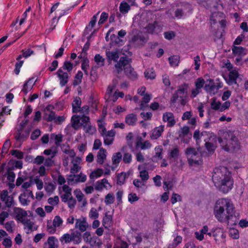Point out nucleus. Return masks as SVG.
Masks as SVG:
<instances>
[{"mask_svg":"<svg viewBox=\"0 0 248 248\" xmlns=\"http://www.w3.org/2000/svg\"><path fill=\"white\" fill-rule=\"evenodd\" d=\"M214 215L218 221L227 225H235L239 219L234 205L230 199L227 198H220L216 202Z\"/></svg>","mask_w":248,"mask_h":248,"instance_id":"nucleus-1","label":"nucleus"},{"mask_svg":"<svg viewBox=\"0 0 248 248\" xmlns=\"http://www.w3.org/2000/svg\"><path fill=\"white\" fill-rule=\"evenodd\" d=\"M215 186L223 193H227L233 187V180L230 172L224 167L216 168L212 176Z\"/></svg>","mask_w":248,"mask_h":248,"instance_id":"nucleus-2","label":"nucleus"},{"mask_svg":"<svg viewBox=\"0 0 248 248\" xmlns=\"http://www.w3.org/2000/svg\"><path fill=\"white\" fill-rule=\"evenodd\" d=\"M131 60L127 56L121 57L119 61L115 64V68L118 73H120L124 69L126 77L131 80H136L138 78V74L130 65Z\"/></svg>","mask_w":248,"mask_h":248,"instance_id":"nucleus-3","label":"nucleus"},{"mask_svg":"<svg viewBox=\"0 0 248 248\" xmlns=\"http://www.w3.org/2000/svg\"><path fill=\"white\" fill-rule=\"evenodd\" d=\"M224 139L226 140V144L223 145V141L222 138L218 139V141L223 147V149L227 151L237 152L240 149V143L231 131L227 132L223 134Z\"/></svg>","mask_w":248,"mask_h":248,"instance_id":"nucleus-4","label":"nucleus"},{"mask_svg":"<svg viewBox=\"0 0 248 248\" xmlns=\"http://www.w3.org/2000/svg\"><path fill=\"white\" fill-rule=\"evenodd\" d=\"M187 86L186 84L181 86L176 91L170 99L171 103H180L182 105H185L186 103Z\"/></svg>","mask_w":248,"mask_h":248,"instance_id":"nucleus-5","label":"nucleus"},{"mask_svg":"<svg viewBox=\"0 0 248 248\" xmlns=\"http://www.w3.org/2000/svg\"><path fill=\"white\" fill-rule=\"evenodd\" d=\"M60 241L62 243L67 244L73 242L75 245L79 244L82 241L81 232L75 231L71 234L64 233L61 237Z\"/></svg>","mask_w":248,"mask_h":248,"instance_id":"nucleus-6","label":"nucleus"},{"mask_svg":"<svg viewBox=\"0 0 248 248\" xmlns=\"http://www.w3.org/2000/svg\"><path fill=\"white\" fill-rule=\"evenodd\" d=\"M223 87V83L218 79L216 80V82L213 79L209 80V83L206 84L204 86V90L211 95L216 94L219 89Z\"/></svg>","mask_w":248,"mask_h":248,"instance_id":"nucleus-7","label":"nucleus"},{"mask_svg":"<svg viewBox=\"0 0 248 248\" xmlns=\"http://www.w3.org/2000/svg\"><path fill=\"white\" fill-rule=\"evenodd\" d=\"M186 154L187 156L188 163L190 165L199 164L201 159V156L195 148H187L186 151Z\"/></svg>","mask_w":248,"mask_h":248,"instance_id":"nucleus-8","label":"nucleus"},{"mask_svg":"<svg viewBox=\"0 0 248 248\" xmlns=\"http://www.w3.org/2000/svg\"><path fill=\"white\" fill-rule=\"evenodd\" d=\"M58 191L62 202L67 201L72 196V188L67 185L59 186Z\"/></svg>","mask_w":248,"mask_h":248,"instance_id":"nucleus-9","label":"nucleus"},{"mask_svg":"<svg viewBox=\"0 0 248 248\" xmlns=\"http://www.w3.org/2000/svg\"><path fill=\"white\" fill-rule=\"evenodd\" d=\"M31 199H34L32 192L29 189H25L23 193L19 196V200L21 204L24 206L29 204Z\"/></svg>","mask_w":248,"mask_h":248,"instance_id":"nucleus-10","label":"nucleus"},{"mask_svg":"<svg viewBox=\"0 0 248 248\" xmlns=\"http://www.w3.org/2000/svg\"><path fill=\"white\" fill-rule=\"evenodd\" d=\"M67 179L68 183L73 185L85 182L87 180V176L82 173H80L79 174L75 173L69 175Z\"/></svg>","mask_w":248,"mask_h":248,"instance_id":"nucleus-11","label":"nucleus"},{"mask_svg":"<svg viewBox=\"0 0 248 248\" xmlns=\"http://www.w3.org/2000/svg\"><path fill=\"white\" fill-rule=\"evenodd\" d=\"M29 134L30 131L29 130L23 131V129H19L14 133V138L16 142L21 144L28 139Z\"/></svg>","mask_w":248,"mask_h":248,"instance_id":"nucleus-12","label":"nucleus"},{"mask_svg":"<svg viewBox=\"0 0 248 248\" xmlns=\"http://www.w3.org/2000/svg\"><path fill=\"white\" fill-rule=\"evenodd\" d=\"M162 120L164 122L167 123V126L169 127H173L176 124L174 116L170 112H167L163 113Z\"/></svg>","mask_w":248,"mask_h":248,"instance_id":"nucleus-13","label":"nucleus"},{"mask_svg":"<svg viewBox=\"0 0 248 248\" xmlns=\"http://www.w3.org/2000/svg\"><path fill=\"white\" fill-rule=\"evenodd\" d=\"M89 227L86 218L83 217L81 218L76 219L75 228L78 229L80 232H85Z\"/></svg>","mask_w":248,"mask_h":248,"instance_id":"nucleus-14","label":"nucleus"},{"mask_svg":"<svg viewBox=\"0 0 248 248\" xmlns=\"http://www.w3.org/2000/svg\"><path fill=\"white\" fill-rule=\"evenodd\" d=\"M0 199L4 202L5 205L8 207H10L14 204L13 197L12 196H8L7 190L2 191L0 194Z\"/></svg>","mask_w":248,"mask_h":248,"instance_id":"nucleus-15","label":"nucleus"},{"mask_svg":"<svg viewBox=\"0 0 248 248\" xmlns=\"http://www.w3.org/2000/svg\"><path fill=\"white\" fill-rule=\"evenodd\" d=\"M94 60L96 63L97 66H94L92 67L91 71V76L96 73V70L97 68L102 67L105 64V59L99 54H97L95 55Z\"/></svg>","mask_w":248,"mask_h":248,"instance_id":"nucleus-16","label":"nucleus"},{"mask_svg":"<svg viewBox=\"0 0 248 248\" xmlns=\"http://www.w3.org/2000/svg\"><path fill=\"white\" fill-rule=\"evenodd\" d=\"M81 162V158L80 157L76 156L75 158L72 160V166L70 169V172L73 174H75L78 172L81 169L80 164Z\"/></svg>","mask_w":248,"mask_h":248,"instance_id":"nucleus-17","label":"nucleus"},{"mask_svg":"<svg viewBox=\"0 0 248 248\" xmlns=\"http://www.w3.org/2000/svg\"><path fill=\"white\" fill-rule=\"evenodd\" d=\"M115 132L113 130H109L107 133L102 136L104 139V143L107 145H110L113 142Z\"/></svg>","mask_w":248,"mask_h":248,"instance_id":"nucleus-18","label":"nucleus"},{"mask_svg":"<svg viewBox=\"0 0 248 248\" xmlns=\"http://www.w3.org/2000/svg\"><path fill=\"white\" fill-rule=\"evenodd\" d=\"M146 41V39L143 35L138 34L133 36L130 41V43L135 46H139L142 45Z\"/></svg>","mask_w":248,"mask_h":248,"instance_id":"nucleus-19","label":"nucleus"},{"mask_svg":"<svg viewBox=\"0 0 248 248\" xmlns=\"http://www.w3.org/2000/svg\"><path fill=\"white\" fill-rule=\"evenodd\" d=\"M165 126L164 125H160L159 126L155 127L154 128L150 134V137L152 140H156L162 135V133L164 132Z\"/></svg>","mask_w":248,"mask_h":248,"instance_id":"nucleus-20","label":"nucleus"},{"mask_svg":"<svg viewBox=\"0 0 248 248\" xmlns=\"http://www.w3.org/2000/svg\"><path fill=\"white\" fill-rule=\"evenodd\" d=\"M57 75L60 80V84L61 86H65L68 81L69 76L67 73L64 72L61 69L57 72Z\"/></svg>","mask_w":248,"mask_h":248,"instance_id":"nucleus-21","label":"nucleus"},{"mask_svg":"<svg viewBox=\"0 0 248 248\" xmlns=\"http://www.w3.org/2000/svg\"><path fill=\"white\" fill-rule=\"evenodd\" d=\"M213 236L216 241H223L226 237L223 230L220 228H217L214 230Z\"/></svg>","mask_w":248,"mask_h":248,"instance_id":"nucleus-22","label":"nucleus"},{"mask_svg":"<svg viewBox=\"0 0 248 248\" xmlns=\"http://www.w3.org/2000/svg\"><path fill=\"white\" fill-rule=\"evenodd\" d=\"M154 16L150 11L143 12L140 17V24L144 26L145 23L152 20Z\"/></svg>","mask_w":248,"mask_h":248,"instance_id":"nucleus-23","label":"nucleus"},{"mask_svg":"<svg viewBox=\"0 0 248 248\" xmlns=\"http://www.w3.org/2000/svg\"><path fill=\"white\" fill-rule=\"evenodd\" d=\"M154 16L150 11L143 12L140 17V24L144 26L145 23L152 20Z\"/></svg>","mask_w":248,"mask_h":248,"instance_id":"nucleus-24","label":"nucleus"},{"mask_svg":"<svg viewBox=\"0 0 248 248\" xmlns=\"http://www.w3.org/2000/svg\"><path fill=\"white\" fill-rule=\"evenodd\" d=\"M74 194L76 196L77 201L79 202H81L82 206L85 207L87 204V201L85 198L84 195L79 189H76L74 191Z\"/></svg>","mask_w":248,"mask_h":248,"instance_id":"nucleus-25","label":"nucleus"},{"mask_svg":"<svg viewBox=\"0 0 248 248\" xmlns=\"http://www.w3.org/2000/svg\"><path fill=\"white\" fill-rule=\"evenodd\" d=\"M107 183V179L103 178L101 180H98L94 184V188L97 191H102L104 188L107 190L111 188L112 185L106 186L105 184Z\"/></svg>","mask_w":248,"mask_h":248,"instance_id":"nucleus-26","label":"nucleus"},{"mask_svg":"<svg viewBox=\"0 0 248 248\" xmlns=\"http://www.w3.org/2000/svg\"><path fill=\"white\" fill-rule=\"evenodd\" d=\"M14 214L16 215L17 220L23 221L27 215L26 211L19 207H14Z\"/></svg>","mask_w":248,"mask_h":248,"instance_id":"nucleus-27","label":"nucleus"},{"mask_svg":"<svg viewBox=\"0 0 248 248\" xmlns=\"http://www.w3.org/2000/svg\"><path fill=\"white\" fill-rule=\"evenodd\" d=\"M232 51L233 55L235 56L242 57L247 54V49L242 46H233L232 47Z\"/></svg>","mask_w":248,"mask_h":248,"instance_id":"nucleus-28","label":"nucleus"},{"mask_svg":"<svg viewBox=\"0 0 248 248\" xmlns=\"http://www.w3.org/2000/svg\"><path fill=\"white\" fill-rule=\"evenodd\" d=\"M55 115V112L54 111L49 110V106L46 108L43 116L45 120L48 122L54 121Z\"/></svg>","mask_w":248,"mask_h":248,"instance_id":"nucleus-29","label":"nucleus"},{"mask_svg":"<svg viewBox=\"0 0 248 248\" xmlns=\"http://www.w3.org/2000/svg\"><path fill=\"white\" fill-rule=\"evenodd\" d=\"M152 147V144L149 140L142 141L141 137H140L139 140L136 142V148H140L141 150H146Z\"/></svg>","mask_w":248,"mask_h":248,"instance_id":"nucleus-30","label":"nucleus"},{"mask_svg":"<svg viewBox=\"0 0 248 248\" xmlns=\"http://www.w3.org/2000/svg\"><path fill=\"white\" fill-rule=\"evenodd\" d=\"M106 57L109 63H111L113 61L117 62H118V59L119 58V54L117 51H106Z\"/></svg>","mask_w":248,"mask_h":248,"instance_id":"nucleus-31","label":"nucleus"},{"mask_svg":"<svg viewBox=\"0 0 248 248\" xmlns=\"http://www.w3.org/2000/svg\"><path fill=\"white\" fill-rule=\"evenodd\" d=\"M107 157V151L103 148H100L97 155L96 162L99 164H103Z\"/></svg>","mask_w":248,"mask_h":248,"instance_id":"nucleus-32","label":"nucleus"},{"mask_svg":"<svg viewBox=\"0 0 248 248\" xmlns=\"http://www.w3.org/2000/svg\"><path fill=\"white\" fill-rule=\"evenodd\" d=\"M56 243H58V240L54 236H49L47 241L45 243L44 248H57Z\"/></svg>","mask_w":248,"mask_h":248,"instance_id":"nucleus-33","label":"nucleus"},{"mask_svg":"<svg viewBox=\"0 0 248 248\" xmlns=\"http://www.w3.org/2000/svg\"><path fill=\"white\" fill-rule=\"evenodd\" d=\"M137 120V115L133 113L127 115L125 118V122L129 125L134 126L136 125Z\"/></svg>","mask_w":248,"mask_h":248,"instance_id":"nucleus-34","label":"nucleus"},{"mask_svg":"<svg viewBox=\"0 0 248 248\" xmlns=\"http://www.w3.org/2000/svg\"><path fill=\"white\" fill-rule=\"evenodd\" d=\"M24 225L25 229L27 230V233H29L30 232H32L37 229V228L35 226L34 223L29 219L23 220L21 221Z\"/></svg>","mask_w":248,"mask_h":248,"instance_id":"nucleus-35","label":"nucleus"},{"mask_svg":"<svg viewBox=\"0 0 248 248\" xmlns=\"http://www.w3.org/2000/svg\"><path fill=\"white\" fill-rule=\"evenodd\" d=\"M239 74L236 69H233L229 72L228 83L233 84L236 83V79L238 77Z\"/></svg>","mask_w":248,"mask_h":248,"instance_id":"nucleus-36","label":"nucleus"},{"mask_svg":"<svg viewBox=\"0 0 248 248\" xmlns=\"http://www.w3.org/2000/svg\"><path fill=\"white\" fill-rule=\"evenodd\" d=\"M33 85V78L29 79L23 85L22 92L26 94L31 90Z\"/></svg>","mask_w":248,"mask_h":248,"instance_id":"nucleus-37","label":"nucleus"},{"mask_svg":"<svg viewBox=\"0 0 248 248\" xmlns=\"http://www.w3.org/2000/svg\"><path fill=\"white\" fill-rule=\"evenodd\" d=\"M81 105V100L79 97H76L72 104V110L74 113H78Z\"/></svg>","mask_w":248,"mask_h":248,"instance_id":"nucleus-38","label":"nucleus"},{"mask_svg":"<svg viewBox=\"0 0 248 248\" xmlns=\"http://www.w3.org/2000/svg\"><path fill=\"white\" fill-rule=\"evenodd\" d=\"M34 54V52L31 48H24L22 50V54L19 55L16 58V60H20L22 57L27 58L32 55Z\"/></svg>","mask_w":248,"mask_h":248,"instance_id":"nucleus-39","label":"nucleus"},{"mask_svg":"<svg viewBox=\"0 0 248 248\" xmlns=\"http://www.w3.org/2000/svg\"><path fill=\"white\" fill-rule=\"evenodd\" d=\"M208 232V227L207 225H205L200 232H195V237L198 240L202 241L204 239L203 235L207 234Z\"/></svg>","mask_w":248,"mask_h":248,"instance_id":"nucleus-40","label":"nucleus"},{"mask_svg":"<svg viewBox=\"0 0 248 248\" xmlns=\"http://www.w3.org/2000/svg\"><path fill=\"white\" fill-rule=\"evenodd\" d=\"M72 127L74 129H78L80 126V115H73L71 120Z\"/></svg>","mask_w":248,"mask_h":248,"instance_id":"nucleus-41","label":"nucleus"},{"mask_svg":"<svg viewBox=\"0 0 248 248\" xmlns=\"http://www.w3.org/2000/svg\"><path fill=\"white\" fill-rule=\"evenodd\" d=\"M112 217L110 215H105L102 220V224L105 228H108L112 225Z\"/></svg>","mask_w":248,"mask_h":248,"instance_id":"nucleus-42","label":"nucleus"},{"mask_svg":"<svg viewBox=\"0 0 248 248\" xmlns=\"http://www.w3.org/2000/svg\"><path fill=\"white\" fill-rule=\"evenodd\" d=\"M11 111V109L8 107H4L1 110H0V125H1L5 121L4 115L10 114Z\"/></svg>","mask_w":248,"mask_h":248,"instance_id":"nucleus-43","label":"nucleus"},{"mask_svg":"<svg viewBox=\"0 0 248 248\" xmlns=\"http://www.w3.org/2000/svg\"><path fill=\"white\" fill-rule=\"evenodd\" d=\"M155 154L153 156L154 159L160 160L163 158V148L162 146L159 145L155 147Z\"/></svg>","mask_w":248,"mask_h":248,"instance_id":"nucleus-44","label":"nucleus"},{"mask_svg":"<svg viewBox=\"0 0 248 248\" xmlns=\"http://www.w3.org/2000/svg\"><path fill=\"white\" fill-rule=\"evenodd\" d=\"M211 108L215 110H219L220 109L221 102L217 100L215 97L211 100Z\"/></svg>","mask_w":248,"mask_h":248,"instance_id":"nucleus-45","label":"nucleus"},{"mask_svg":"<svg viewBox=\"0 0 248 248\" xmlns=\"http://www.w3.org/2000/svg\"><path fill=\"white\" fill-rule=\"evenodd\" d=\"M130 10V6L126 2H122L119 6V10L123 14H125Z\"/></svg>","mask_w":248,"mask_h":248,"instance_id":"nucleus-46","label":"nucleus"},{"mask_svg":"<svg viewBox=\"0 0 248 248\" xmlns=\"http://www.w3.org/2000/svg\"><path fill=\"white\" fill-rule=\"evenodd\" d=\"M206 132H200L199 130H196L194 132L193 138L195 140L197 144H199L202 140V137L205 135Z\"/></svg>","mask_w":248,"mask_h":248,"instance_id":"nucleus-47","label":"nucleus"},{"mask_svg":"<svg viewBox=\"0 0 248 248\" xmlns=\"http://www.w3.org/2000/svg\"><path fill=\"white\" fill-rule=\"evenodd\" d=\"M151 99V96L149 94H145L142 98V100L140 102V108L144 109L146 107V104L149 102Z\"/></svg>","mask_w":248,"mask_h":248,"instance_id":"nucleus-48","label":"nucleus"},{"mask_svg":"<svg viewBox=\"0 0 248 248\" xmlns=\"http://www.w3.org/2000/svg\"><path fill=\"white\" fill-rule=\"evenodd\" d=\"M51 139H54L55 140V144L56 146L58 147L60 146V143L62 140V136L61 134H52L50 135Z\"/></svg>","mask_w":248,"mask_h":248,"instance_id":"nucleus-49","label":"nucleus"},{"mask_svg":"<svg viewBox=\"0 0 248 248\" xmlns=\"http://www.w3.org/2000/svg\"><path fill=\"white\" fill-rule=\"evenodd\" d=\"M179 152V148L178 147H175L173 149L170 150L169 153V156L170 158L176 160L178 158Z\"/></svg>","mask_w":248,"mask_h":248,"instance_id":"nucleus-50","label":"nucleus"},{"mask_svg":"<svg viewBox=\"0 0 248 248\" xmlns=\"http://www.w3.org/2000/svg\"><path fill=\"white\" fill-rule=\"evenodd\" d=\"M103 173V170L101 169H97L92 172L90 175V178L91 179L97 178L100 177Z\"/></svg>","mask_w":248,"mask_h":248,"instance_id":"nucleus-51","label":"nucleus"},{"mask_svg":"<svg viewBox=\"0 0 248 248\" xmlns=\"http://www.w3.org/2000/svg\"><path fill=\"white\" fill-rule=\"evenodd\" d=\"M60 202L59 198L58 196H55L53 197H50L47 199V202L50 205L54 207L59 204Z\"/></svg>","mask_w":248,"mask_h":248,"instance_id":"nucleus-52","label":"nucleus"},{"mask_svg":"<svg viewBox=\"0 0 248 248\" xmlns=\"http://www.w3.org/2000/svg\"><path fill=\"white\" fill-rule=\"evenodd\" d=\"M97 15L98 14L95 15H94L92 18L91 20L90 21L88 26H87L85 30L86 31H92L93 28L96 23Z\"/></svg>","mask_w":248,"mask_h":248,"instance_id":"nucleus-53","label":"nucleus"},{"mask_svg":"<svg viewBox=\"0 0 248 248\" xmlns=\"http://www.w3.org/2000/svg\"><path fill=\"white\" fill-rule=\"evenodd\" d=\"M62 202L67 203L68 207L71 209H74L77 203L76 200L73 196L68 198L67 201H62Z\"/></svg>","mask_w":248,"mask_h":248,"instance_id":"nucleus-54","label":"nucleus"},{"mask_svg":"<svg viewBox=\"0 0 248 248\" xmlns=\"http://www.w3.org/2000/svg\"><path fill=\"white\" fill-rule=\"evenodd\" d=\"M89 217L92 219H96L98 218L99 213L95 208H91L89 212Z\"/></svg>","mask_w":248,"mask_h":248,"instance_id":"nucleus-55","label":"nucleus"},{"mask_svg":"<svg viewBox=\"0 0 248 248\" xmlns=\"http://www.w3.org/2000/svg\"><path fill=\"white\" fill-rule=\"evenodd\" d=\"M144 75L147 79H154L155 77V74L152 68H149L144 72Z\"/></svg>","mask_w":248,"mask_h":248,"instance_id":"nucleus-56","label":"nucleus"},{"mask_svg":"<svg viewBox=\"0 0 248 248\" xmlns=\"http://www.w3.org/2000/svg\"><path fill=\"white\" fill-rule=\"evenodd\" d=\"M122 157V155L120 152L114 154L112 157L113 164L118 165L120 162Z\"/></svg>","mask_w":248,"mask_h":248,"instance_id":"nucleus-57","label":"nucleus"},{"mask_svg":"<svg viewBox=\"0 0 248 248\" xmlns=\"http://www.w3.org/2000/svg\"><path fill=\"white\" fill-rule=\"evenodd\" d=\"M84 130L86 133L90 135H93L96 132V128L94 126L92 125L91 123L83 127Z\"/></svg>","mask_w":248,"mask_h":248,"instance_id":"nucleus-58","label":"nucleus"},{"mask_svg":"<svg viewBox=\"0 0 248 248\" xmlns=\"http://www.w3.org/2000/svg\"><path fill=\"white\" fill-rule=\"evenodd\" d=\"M82 77V72L80 71H78L75 77V79L73 82V85L74 86H76L79 84L81 82Z\"/></svg>","mask_w":248,"mask_h":248,"instance_id":"nucleus-59","label":"nucleus"},{"mask_svg":"<svg viewBox=\"0 0 248 248\" xmlns=\"http://www.w3.org/2000/svg\"><path fill=\"white\" fill-rule=\"evenodd\" d=\"M56 186L51 183H48L45 186V190L48 195L52 194Z\"/></svg>","mask_w":248,"mask_h":248,"instance_id":"nucleus-60","label":"nucleus"},{"mask_svg":"<svg viewBox=\"0 0 248 248\" xmlns=\"http://www.w3.org/2000/svg\"><path fill=\"white\" fill-rule=\"evenodd\" d=\"M127 177L125 173L122 172L117 175V184L122 185L125 183V180Z\"/></svg>","mask_w":248,"mask_h":248,"instance_id":"nucleus-61","label":"nucleus"},{"mask_svg":"<svg viewBox=\"0 0 248 248\" xmlns=\"http://www.w3.org/2000/svg\"><path fill=\"white\" fill-rule=\"evenodd\" d=\"M114 202V195L112 193L108 194L105 196V202L107 205H109L113 203Z\"/></svg>","mask_w":248,"mask_h":248,"instance_id":"nucleus-62","label":"nucleus"},{"mask_svg":"<svg viewBox=\"0 0 248 248\" xmlns=\"http://www.w3.org/2000/svg\"><path fill=\"white\" fill-rule=\"evenodd\" d=\"M90 118L89 116L84 115H80V121H81V125L83 127L90 124Z\"/></svg>","mask_w":248,"mask_h":248,"instance_id":"nucleus-63","label":"nucleus"},{"mask_svg":"<svg viewBox=\"0 0 248 248\" xmlns=\"http://www.w3.org/2000/svg\"><path fill=\"white\" fill-rule=\"evenodd\" d=\"M158 22L155 21L154 23H149L148 25L146 27L147 31L149 33H153L155 31V29L157 26Z\"/></svg>","mask_w":248,"mask_h":248,"instance_id":"nucleus-64","label":"nucleus"}]
</instances>
